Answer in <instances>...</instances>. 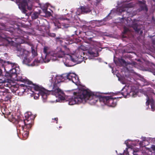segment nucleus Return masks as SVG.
<instances>
[{
	"mask_svg": "<svg viewBox=\"0 0 155 155\" xmlns=\"http://www.w3.org/2000/svg\"><path fill=\"white\" fill-rule=\"evenodd\" d=\"M19 8L22 10L24 13H25L27 11L26 9L27 8L29 10H31L32 9L31 6H28L26 0H23L22 2L19 4Z\"/></svg>",
	"mask_w": 155,
	"mask_h": 155,
	"instance_id": "obj_12",
	"label": "nucleus"
},
{
	"mask_svg": "<svg viewBox=\"0 0 155 155\" xmlns=\"http://www.w3.org/2000/svg\"><path fill=\"white\" fill-rule=\"evenodd\" d=\"M7 115L9 120L15 124L18 130H24V127L25 125V123H26L25 122L24 119H21L17 116H16L17 118L15 117H14L13 115L11 114L10 112H9Z\"/></svg>",
	"mask_w": 155,
	"mask_h": 155,
	"instance_id": "obj_4",
	"label": "nucleus"
},
{
	"mask_svg": "<svg viewBox=\"0 0 155 155\" xmlns=\"http://www.w3.org/2000/svg\"><path fill=\"white\" fill-rule=\"evenodd\" d=\"M139 144L140 145V146L142 147L145 146V145H144L143 144V142L142 141H140L139 143Z\"/></svg>",
	"mask_w": 155,
	"mask_h": 155,
	"instance_id": "obj_39",
	"label": "nucleus"
},
{
	"mask_svg": "<svg viewBox=\"0 0 155 155\" xmlns=\"http://www.w3.org/2000/svg\"><path fill=\"white\" fill-rule=\"evenodd\" d=\"M44 12L48 16H50L51 15V14L50 12L47 11V9L44 10Z\"/></svg>",
	"mask_w": 155,
	"mask_h": 155,
	"instance_id": "obj_34",
	"label": "nucleus"
},
{
	"mask_svg": "<svg viewBox=\"0 0 155 155\" xmlns=\"http://www.w3.org/2000/svg\"><path fill=\"white\" fill-rule=\"evenodd\" d=\"M84 53L83 51H79L75 56L76 57L75 60L80 63L81 62L84 60Z\"/></svg>",
	"mask_w": 155,
	"mask_h": 155,
	"instance_id": "obj_18",
	"label": "nucleus"
},
{
	"mask_svg": "<svg viewBox=\"0 0 155 155\" xmlns=\"http://www.w3.org/2000/svg\"><path fill=\"white\" fill-rule=\"evenodd\" d=\"M13 39H14L16 43L18 44H21L24 41L22 38H21L20 37H18L17 38H13Z\"/></svg>",
	"mask_w": 155,
	"mask_h": 155,
	"instance_id": "obj_28",
	"label": "nucleus"
},
{
	"mask_svg": "<svg viewBox=\"0 0 155 155\" xmlns=\"http://www.w3.org/2000/svg\"><path fill=\"white\" fill-rule=\"evenodd\" d=\"M91 12V10L89 7L85 6H81L80 8L77 9L76 13V15H79L81 14H87Z\"/></svg>",
	"mask_w": 155,
	"mask_h": 155,
	"instance_id": "obj_14",
	"label": "nucleus"
},
{
	"mask_svg": "<svg viewBox=\"0 0 155 155\" xmlns=\"http://www.w3.org/2000/svg\"><path fill=\"white\" fill-rule=\"evenodd\" d=\"M9 93L8 90L7 89H0V96L2 97L5 95L4 98L5 101H8L11 98V96Z\"/></svg>",
	"mask_w": 155,
	"mask_h": 155,
	"instance_id": "obj_13",
	"label": "nucleus"
},
{
	"mask_svg": "<svg viewBox=\"0 0 155 155\" xmlns=\"http://www.w3.org/2000/svg\"><path fill=\"white\" fill-rule=\"evenodd\" d=\"M59 19H62V18H61L60 17V18H59Z\"/></svg>",
	"mask_w": 155,
	"mask_h": 155,
	"instance_id": "obj_46",
	"label": "nucleus"
},
{
	"mask_svg": "<svg viewBox=\"0 0 155 155\" xmlns=\"http://www.w3.org/2000/svg\"><path fill=\"white\" fill-rule=\"evenodd\" d=\"M81 92L82 90L78 93L74 92L75 95L74 98L70 97L69 98V104L72 105L76 104H79L82 102L83 98L82 97V94L81 93Z\"/></svg>",
	"mask_w": 155,
	"mask_h": 155,
	"instance_id": "obj_8",
	"label": "nucleus"
},
{
	"mask_svg": "<svg viewBox=\"0 0 155 155\" xmlns=\"http://www.w3.org/2000/svg\"><path fill=\"white\" fill-rule=\"evenodd\" d=\"M29 56H27L26 57L25 56L23 58H24L23 63L28 66H31V64H30V63L31 61V58H28Z\"/></svg>",
	"mask_w": 155,
	"mask_h": 155,
	"instance_id": "obj_23",
	"label": "nucleus"
},
{
	"mask_svg": "<svg viewBox=\"0 0 155 155\" xmlns=\"http://www.w3.org/2000/svg\"><path fill=\"white\" fill-rule=\"evenodd\" d=\"M15 77H17V80L18 81L24 82L27 84L28 85V84H30V83H31V81L22 78L21 76H19L17 75Z\"/></svg>",
	"mask_w": 155,
	"mask_h": 155,
	"instance_id": "obj_22",
	"label": "nucleus"
},
{
	"mask_svg": "<svg viewBox=\"0 0 155 155\" xmlns=\"http://www.w3.org/2000/svg\"><path fill=\"white\" fill-rule=\"evenodd\" d=\"M39 15V14L38 12H35L32 15L31 18L33 19H36L38 18Z\"/></svg>",
	"mask_w": 155,
	"mask_h": 155,
	"instance_id": "obj_29",
	"label": "nucleus"
},
{
	"mask_svg": "<svg viewBox=\"0 0 155 155\" xmlns=\"http://www.w3.org/2000/svg\"><path fill=\"white\" fill-rule=\"evenodd\" d=\"M142 91V90H141L140 92H141Z\"/></svg>",
	"mask_w": 155,
	"mask_h": 155,
	"instance_id": "obj_47",
	"label": "nucleus"
},
{
	"mask_svg": "<svg viewBox=\"0 0 155 155\" xmlns=\"http://www.w3.org/2000/svg\"><path fill=\"white\" fill-rule=\"evenodd\" d=\"M54 119L56 121V123H58V118H54Z\"/></svg>",
	"mask_w": 155,
	"mask_h": 155,
	"instance_id": "obj_43",
	"label": "nucleus"
},
{
	"mask_svg": "<svg viewBox=\"0 0 155 155\" xmlns=\"http://www.w3.org/2000/svg\"><path fill=\"white\" fill-rule=\"evenodd\" d=\"M55 40L57 42H59L60 43H62L63 42V41L59 37H57L55 38Z\"/></svg>",
	"mask_w": 155,
	"mask_h": 155,
	"instance_id": "obj_33",
	"label": "nucleus"
},
{
	"mask_svg": "<svg viewBox=\"0 0 155 155\" xmlns=\"http://www.w3.org/2000/svg\"><path fill=\"white\" fill-rule=\"evenodd\" d=\"M59 76L57 77L56 78L55 82L53 84V87L52 89L51 90H48L49 91L48 93V95L51 94L54 95H56L57 93H59L61 92V90L59 88L60 86V82H63L62 80V79L59 78Z\"/></svg>",
	"mask_w": 155,
	"mask_h": 155,
	"instance_id": "obj_7",
	"label": "nucleus"
},
{
	"mask_svg": "<svg viewBox=\"0 0 155 155\" xmlns=\"http://www.w3.org/2000/svg\"><path fill=\"white\" fill-rule=\"evenodd\" d=\"M121 61L124 63V64H125L126 63V61H125L123 59H121Z\"/></svg>",
	"mask_w": 155,
	"mask_h": 155,
	"instance_id": "obj_42",
	"label": "nucleus"
},
{
	"mask_svg": "<svg viewBox=\"0 0 155 155\" xmlns=\"http://www.w3.org/2000/svg\"><path fill=\"white\" fill-rule=\"evenodd\" d=\"M9 87L11 90L12 92H15V90L13 89V88L14 87V86L12 85L11 83L9 82V80H5L2 86V88H4V87Z\"/></svg>",
	"mask_w": 155,
	"mask_h": 155,
	"instance_id": "obj_20",
	"label": "nucleus"
},
{
	"mask_svg": "<svg viewBox=\"0 0 155 155\" xmlns=\"http://www.w3.org/2000/svg\"><path fill=\"white\" fill-rule=\"evenodd\" d=\"M57 95L58 96V97L61 100H63L65 99V94L62 91H61L60 92L57 93L55 96H56Z\"/></svg>",
	"mask_w": 155,
	"mask_h": 155,
	"instance_id": "obj_25",
	"label": "nucleus"
},
{
	"mask_svg": "<svg viewBox=\"0 0 155 155\" xmlns=\"http://www.w3.org/2000/svg\"><path fill=\"white\" fill-rule=\"evenodd\" d=\"M16 50L17 56L22 58L25 56H29L30 53L29 51L21 48L20 46L17 47Z\"/></svg>",
	"mask_w": 155,
	"mask_h": 155,
	"instance_id": "obj_11",
	"label": "nucleus"
},
{
	"mask_svg": "<svg viewBox=\"0 0 155 155\" xmlns=\"http://www.w3.org/2000/svg\"><path fill=\"white\" fill-rule=\"evenodd\" d=\"M74 76H75V74L74 73H71L68 74L66 73L59 76V78L62 79L63 81L67 80L69 81H71Z\"/></svg>",
	"mask_w": 155,
	"mask_h": 155,
	"instance_id": "obj_16",
	"label": "nucleus"
},
{
	"mask_svg": "<svg viewBox=\"0 0 155 155\" xmlns=\"http://www.w3.org/2000/svg\"><path fill=\"white\" fill-rule=\"evenodd\" d=\"M30 84H28L29 86H27L23 84H20V86L23 87L24 89L23 92L25 91L27 88L29 90V89L28 88V87H30L31 90L33 89L36 91H38V96L39 95H41L44 100H45L47 99L48 93L49 92V91H48V90H47L44 88L39 86L38 85L33 84L32 82Z\"/></svg>",
	"mask_w": 155,
	"mask_h": 155,
	"instance_id": "obj_2",
	"label": "nucleus"
},
{
	"mask_svg": "<svg viewBox=\"0 0 155 155\" xmlns=\"http://www.w3.org/2000/svg\"><path fill=\"white\" fill-rule=\"evenodd\" d=\"M31 52L32 54L34 56H36L37 55V52L35 51V50L34 49L33 47H31Z\"/></svg>",
	"mask_w": 155,
	"mask_h": 155,
	"instance_id": "obj_31",
	"label": "nucleus"
},
{
	"mask_svg": "<svg viewBox=\"0 0 155 155\" xmlns=\"http://www.w3.org/2000/svg\"><path fill=\"white\" fill-rule=\"evenodd\" d=\"M40 63V61L37 59H35L33 61V63L31 64V66H37Z\"/></svg>",
	"mask_w": 155,
	"mask_h": 155,
	"instance_id": "obj_30",
	"label": "nucleus"
},
{
	"mask_svg": "<svg viewBox=\"0 0 155 155\" xmlns=\"http://www.w3.org/2000/svg\"><path fill=\"white\" fill-rule=\"evenodd\" d=\"M9 63H11L9 61L6 62L0 59V76L2 73L1 67H3L4 66L6 65L7 64Z\"/></svg>",
	"mask_w": 155,
	"mask_h": 155,
	"instance_id": "obj_24",
	"label": "nucleus"
},
{
	"mask_svg": "<svg viewBox=\"0 0 155 155\" xmlns=\"http://www.w3.org/2000/svg\"><path fill=\"white\" fill-rule=\"evenodd\" d=\"M25 122H26L25 124H32L35 118L34 115L28 113L25 114Z\"/></svg>",
	"mask_w": 155,
	"mask_h": 155,
	"instance_id": "obj_15",
	"label": "nucleus"
},
{
	"mask_svg": "<svg viewBox=\"0 0 155 155\" xmlns=\"http://www.w3.org/2000/svg\"><path fill=\"white\" fill-rule=\"evenodd\" d=\"M48 48L47 47H45L43 49V52L45 54L44 58L42 57L43 61L45 63L49 62L50 59L53 61H56L58 60V58L63 57L65 55V52L62 51L60 49L58 51H48Z\"/></svg>",
	"mask_w": 155,
	"mask_h": 155,
	"instance_id": "obj_1",
	"label": "nucleus"
},
{
	"mask_svg": "<svg viewBox=\"0 0 155 155\" xmlns=\"http://www.w3.org/2000/svg\"><path fill=\"white\" fill-rule=\"evenodd\" d=\"M88 53L91 56L97 57L98 53L94 48H90L88 51Z\"/></svg>",
	"mask_w": 155,
	"mask_h": 155,
	"instance_id": "obj_21",
	"label": "nucleus"
},
{
	"mask_svg": "<svg viewBox=\"0 0 155 155\" xmlns=\"http://www.w3.org/2000/svg\"><path fill=\"white\" fill-rule=\"evenodd\" d=\"M2 74H1L0 76H1ZM5 80H2L1 79H0V89L2 88V84H3V83H4Z\"/></svg>",
	"mask_w": 155,
	"mask_h": 155,
	"instance_id": "obj_35",
	"label": "nucleus"
},
{
	"mask_svg": "<svg viewBox=\"0 0 155 155\" xmlns=\"http://www.w3.org/2000/svg\"><path fill=\"white\" fill-rule=\"evenodd\" d=\"M48 35L51 37H54L55 36L56 34L54 33H49L48 34Z\"/></svg>",
	"mask_w": 155,
	"mask_h": 155,
	"instance_id": "obj_36",
	"label": "nucleus"
},
{
	"mask_svg": "<svg viewBox=\"0 0 155 155\" xmlns=\"http://www.w3.org/2000/svg\"><path fill=\"white\" fill-rule=\"evenodd\" d=\"M32 124H25L24 127V128H27L28 129H30L32 126Z\"/></svg>",
	"mask_w": 155,
	"mask_h": 155,
	"instance_id": "obj_32",
	"label": "nucleus"
},
{
	"mask_svg": "<svg viewBox=\"0 0 155 155\" xmlns=\"http://www.w3.org/2000/svg\"><path fill=\"white\" fill-rule=\"evenodd\" d=\"M79 80L78 77L75 74V76L73 77L71 81L76 84H77L79 82Z\"/></svg>",
	"mask_w": 155,
	"mask_h": 155,
	"instance_id": "obj_27",
	"label": "nucleus"
},
{
	"mask_svg": "<svg viewBox=\"0 0 155 155\" xmlns=\"http://www.w3.org/2000/svg\"><path fill=\"white\" fill-rule=\"evenodd\" d=\"M64 20H68V19L67 18H66L63 19Z\"/></svg>",
	"mask_w": 155,
	"mask_h": 155,
	"instance_id": "obj_44",
	"label": "nucleus"
},
{
	"mask_svg": "<svg viewBox=\"0 0 155 155\" xmlns=\"http://www.w3.org/2000/svg\"><path fill=\"white\" fill-rule=\"evenodd\" d=\"M82 94V96L83 99L89 101V103L91 105L95 104L98 101V99L100 100V98L102 96H97L89 92L86 89L82 90L81 93Z\"/></svg>",
	"mask_w": 155,
	"mask_h": 155,
	"instance_id": "obj_3",
	"label": "nucleus"
},
{
	"mask_svg": "<svg viewBox=\"0 0 155 155\" xmlns=\"http://www.w3.org/2000/svg\"><path fill=\"white\" fill-rule=\"evenodd\" d=\"M146 96L147 98V101L146 103V105L147 106H148L149 104H150L151 107V109L152 111H154L155 110V105L154 101L152 98H149L147 95H146Z\"/></svg>",
	"mask_w": 155,
	"mask_h": 155,
	"instance_id": "obj_19",
	"label": "nucleus"
},
{
	"mask_svg": "<svg viewBox=\"0 0 155 155\" xmlns=\"http://www.w3.org/2000/svg\"><path fill=\"white\" fill-rule=\"evenodd\" d=\"M142 26L136 22H134L132 25V27L135 31L137 33H139L140 35H141L143 33L142 30H141Z\"/></svg>",
	"mask_w": 155,
	"mask_h": 155,
	"instance_id": "obj_17",
	"label": "nucleus"
},
{
	"mask_svg": "<svg viewBox=\"0 0 155 155\" xmlns=\"http://www.w3.org/2000/svg\"><path fill=\"white\" fill-rule=\"evenodd\" d=\"M137 151L134 150L133 152L134 155H138V154L137 153Z\"/></svg>",
	"mask_w": 155,
	"mask_h": 155,
	"instance_id": "obj_41",
	"label": "nucleus"
},
{
	"mask_svg": "<svg viewBox=\"0 0 155 155\" xmlns=\"http://www.w3.org/2000/svg\"><path fill=\"white\" fill-rule=\"evenodd\" d=\"M11 63H9L6 64V65L4 66V67H1L2 68H4L5 71H6V68L8 67V66H10L12 68L10 70V77L11 78H13V76H15V77L16 76L17 73H18V70L17 68H18L16 67V64L15 63H12L9 61Z\"/></svg>",
	"mask_w": 155,
	"mask_h": 155,
	"instance_id": "obj_9",
	"label": "nucleus"
},
{
	"mask_svg": "<svg viewBox=\"0 0 155 155\" xmlns=\"http://www.w3.org/2000/svg\"><path fill=\"white\" fill-rule=\"evenodd\" d=\"M153 1L155 2V0H153Z\"/></svg>",
	"mask_w": 155,
	"mask_h": 155,
	"instance_id": "obj_48",
	"label": "nucleus"
},
{
	"mask_svg": "<svg viewBox=\"0 0 155 155\" xmlns=\"http://www.w3.org/2000/svg\"><path fill=\"white\" fill-rule=\"evenodd\" d=\"M118 98L113 97L112 96H103L100 98V101L110 107H114L117 104Z\"/></svg>",
	"mask_w": 155,
	"mask_h": 155,
	"instance_id": "obj_6",
	"label": "nucleus"
},
{
	"mask_svg": "<svg viewBox=\"0 0 155 155\" xmlns=\"http://www.w3.org/2000/svg\"><path fill=\"white\" fill-rule=\"evenodd\" d=\"M128 31V28H124V31H123V33L124 34H126L127 32Z\"/></svg>",
	"mask_w": 155,
	"mask_h": 155,
	"instance_id": "obj_37",
	"label": "nucleus"
},
{
	"mask_svg": "<svg viewBox=\"0 0 155 155\" xmlns=\"http://www.w3.org/2000/svg\"><path fill=\"white\" fill-rule=\"evenodd\" d=\"M130 95H132V96L134 97H135V95H136V93L134 92H132L130 93Z\"/></svg>",
	"mask_w": 155,
	"mask_h": 155,
	"instance_id": "obj_38",
	"label": "nucleus"
},
{
	"mask_svg": "<svg viewBox=\"0 0 155 155\" xmlns=\"http://www.w3.org/2000/svg\"><path fill=\"white\" fill-rule=\"evenodd\" d=\"M153 150L155 151V146L154 145H152L151 147Z\"/></svg>",
	"mask_w": 155,
	"mask_h": 155,
	"instance_id": "obj_40",
	"label": "nucleus"
},
{
	"mask_svg": "<svg viewBox=\"0 0 155 155\" xmlns=\"http://www.w3.org/2000/svg\"><path fill=\"white\" fill-rule=\"evenodd\" d=\"M134 6V4L132 2L129 3L126 1H124L123 4V6L119 9V11L122 13V12H125L126 16L124 14L123 15L122 18H121L123 20H126L128 18L130 14L129 13L127 12L128 9L129 8H131Z\"/></svg>",
	"mask_w": 155,
	"mask_h": 155,
	"instance_id": "obj_5",
	"label": "nucleus"
},
{
	"mask_svg": "<svg viewBox=\"0 0 155 155\" xmlns=\"http://www.w3.org/2000/svg\"><path fill=\"white\" fill-rule=\"evenodd\" d=\"M136 4L139 7L137 9V11L139 12L143 11L145 13L147 12L148 11V8L145 0H137Z\"/></svg>",
	"mask_w": 155,
	"mask_h": 155,
	"instance_id": "obj_10",
	"label": "nucleus"
},
{
	"mask_svg": "<svg viewBox=\"0 0 155 155\" xmlns=\"http://www.w3.org/2000/svg\"><path fill=\"white\" fill-rule=\"evenodd\" d=\"M62 127L61 126H59V128H61Z\"/></svg>",
	"mask_w": 155,
	"mask_h": 155,
	"instance_id": "obj_45",
	"label": "nucleus"
},
{
	"mask_svg": "<svg viewBox=\"0 0 155 155\" xmlns=\"http://www.w3.org/2000/svg\"><path fill=\"white\" fill-rule=\"evenodd\" d=\"M38 31V33H40L39 34V35L42 36L44 35L45 32V30L44 27H39Z\"/></svg>",
	"mask_w": 155,
	"mask_h": 155,
	"instance_id": "obj_26",
	"label": "nucleus"
}]
</instances>
